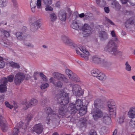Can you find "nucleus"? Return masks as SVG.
<instances>
[{
	"label": "nucleus",
	"instance_id": "1",
	"mask_svg": "<svg viewBox=\"0 0 135 135\" xmlns=\"http://www.w3.org/2000/svg\"><path fill=\"white\" fill-rule=\"evenodd\" d=\"M110 33L112 38L109 41L104 48V51L113 55H115L119 53H122L121 52H118L117 49L115 47V42L119 41L115 31L113 30L110 32Z\"/></svg>",
	"mask_w": 135,
	"mask_h": 135
},
{
	"label": "nucleus",
	"instance_id": "2",
	"mask_svg": "<svg viewBox=\"0 0 135 135\" xmlns=\"http://www.w3.org/2000/svg\"><path fill=\"white\" fill-rule=\"evenodd\" d=\"M109 114H103L102 120V122L106 124H108L111 122L110 116L115 115L116 114V106L114 101L113 100H109L107 103Z\"/></svg>",
	"mask_w": 135,
	"mask_h": 135
},
{
	"label": "nucleus",
	"instance_id": "3",
	"mask_svg": "<svg viewBox=\"0 0 135 135\" xmlns=\"http://www.w3.org/2000/svg\"><path fill=\"white\" fill-rule=\"evenodd\" d=\"M53 76V77H51L49 80L50 83H52L56 87H62L63 85L62 82L67 83L69 82L68 79L64 74L55 73Z\"/></svg>",
	"mask_w": 135,
	"mask_h": 135
},
{
	"label": "nucleus",
	"instance_id": "4",
	"mask_svg": "<svg viewBox=\"0 0 135 135\" xmlns=\"http://www.w3.org/2000/svg\"><path fill=\"white\" fill-rule=\"evenodd\" d=\"M69 94L67 93L65 89H62L57 94L55 97L57 103L61 105H65L67 104L69 101Z\"/></svg>",
	"mask_w": 135,
	"mask_h": 135
},
{
	"label": "nucleus",
	"instance_id": "5",
	"mask_svg": "<svg viewBox=\"0 0 135 135\" xmlns=\"http://www.w3.org/2000/svg\"><path fill=\"white\" fill-rule=\"evenodd\" d=\"M83 106L82 101L81 100L78 99L76 100L75 105L72 103L70 104V106L68 108V111L73 114Z\"/></svg>",
	"mask_w": 135,
	"mask_h": 135
},
{
	"label": "nucleus",
	"instance_id": "6",
	"mask_svg": "<svg viewBox=\"0 0 135 135\" xmlns=\"http://www.w3.org/2000/svg\"><path fill=\"white\" fill-rule=\"evenodd\" d=\"M78 47L81 52H83L81 54L80 51L78 49L76 50V53L81 56V57L84 59L85 60H88L89 57L90 55L89 52L86 48L81 45H79Z\"/></svg>",
	"mask_w": 135,
	"mask_h": 135
},
{
	"label": "nucleus",
	"instance_id": "7",
	"mask_svg": "<svg viewBox=\"0 0 135 135\" xmlns=\"http://www.w3.org/2000/svg\"><path fill=\"white\" fill-rule=\"evenodd\" d=\"M67 88L69 91H72L73 93L75 95H79L80 90V89L79 85L76 84H72L70 83L68 84Z\"/></svg>",
	"mask_w": 135,
	"mask_h": 135
},
{
	"label": "nucleus",
	"instance_id": "8",
	"mask_svg": "<svg viewBox=\"0 0 135 135\" xmlns=\"http://www.w3.org/2000/svg\"><path fill=\"white\" fill-rule=\"evenodd\" d=\"M30 6L32 12H35L36 7L38 9L42 8L41 0H31Z\"/></svg>",
	"mask_w": 135,
	"mask_h": 135
},
{
	"label": "nucleus",
	"instance_id": "9",
	"mask_svg": "<svg viewBox=\"0 0 135 135\" xmlns=\"http://www.w3.org/2000/svg\"><path fill=\"white\" fill-rule=\"evenodd\" d=\"M25 78L24 74L21 72H18L16 74L14 79V82L17 85H19Z\"/></svg>",
	"mask_w": 135,
	"mask_h": 135
},
{
	"label": "nucleus",
	"instance_id": "10",
	"mask_svg": "<svg viewBox=\"0 0 135 135\" xmlns=\"http://www.w3.org/2000/svg\"><path fill=\"white\" fill-rule=\"evenodd\" d=\"M46 109L47 110L48 116L45 120V122L47 124H49L54 120V117L56 116V115L53 114L52 113V110L50 107H48Z\"/></svg>",
	"mask_w": 135,
	"mask_h": 135
},
{
	"label": "nucleus",
	"instance_id": "11",
	"mask_svg": "<svg viewBox=\"0 0 135 135\" xmlns=\"http://www.w3.org/2000/svg\"><path fill=\"white\" fill-rule=\"evenodd\" d=\"M65 73L68 75L69 78L72 81L75 82H78L79 81V78L76 74L73 73L70 70L67 69L65 70Z\"/></svg>",
	"mask_w": 135,
	"mask_h": 135
},
{
	"label": "nucleus",
	"instance_id": "12",
	"mask_svg": "<svg viewBox=\"0 0 135 135\" xmlns=\"http://www.w3.org/2000/svg\"><path fill=\"white\" fill-rule=\"evenodd\" d=\"M7 80L4 78H2L0 80V92L3 93L7 90Z\"/></svg>",
	"mask_w": 135,
	"mask_h": 135
},
{
	"label": "nucleus",
	"instance_id": "13",
	"mask_svg": "<svg viewBox=\"0 0 135 135\" xmlns=\"http://www.w3.org/2000/svg\"><path fill=\"white\" fill-rule=\"evenodd\" d=\"M0 125L3 131L5 132L7 129V124L5 119L1 115H0Z\"/></svg>",
	"mask_w": 135,
	"mask_h": 135
},
{
	"label": "nucleus",
	"instance_id": "14",
	"mask_svg": "<svg viewBox=\"0 0 135 135\" xmlns=\"http://www.w3.org/2000/svg\"><path fill=\"white\" fill-rule=\"evenodd\" d=\"M92 113L94 119L96 120L98 118L102 117L103 114L102 111L98 109L95 110L94 112L92 111Z\"/></svg>",
	"mask_w": 135,
	"mask_h": 135
},
{
	"label": "nucleus",
	"instance_id": "15",
	"mask_svg": "<svg viewBox=\"0 0 135 135\" xmlns=\"http://www.w3.org/2000/svg\"><path fill=\"white\" fill-rule=\"evenodd\" d=\"M40 20H38L32 23L31 25V30L35 31L37 30L41 26L40 22Z\"/></svg>",
	"mask_w": 135,
	"mask_h": 135
},
{
	"label": "nucleus",
	"instance_id": "16",
	"mask_svg": "<svg viewBox=\"0 0 135 135\" xmlns=\"http://www.w3.org/2000/svg\"><path fill=\"white\" fill-rule=\"evenodd\" d=\"M99 37L100 40L102 41L105 40L108 38L107 32L104 31H102L99 32Z\"/></svg>",
	"mask_w": 135,
	"mask_h": 135
},
{
	"label": "nucleus",
	"instance_id": "17",
	"mask_svg": "<svg viewBox=\"0 0 135 135\" xmlns=\"http://www.w3.org/2000/svg\"><path fill=\"white\" fill-rule=\"evenodd\" d=\"M128 116L130 118H133L135 117V107H131L129 109L127 113Z\"/></svg>",
	"mask_w": 135,
	"mask_h": 135
},
{
	"label": "nucleus",
	"instance_id": "18",
	"mask_svg": "<svg viewBox=\"0 0 135 135\" xmlns=\"http://www.w3.org/2000/svg\"><path fill=\"white\" fill-rule=\"evenodd\" d=\"M31 118V117L30 115H28L26 118L27 121L26 123H24L22 122L20 123V127H21L22 128L25 129L27 128V125L28 124V121L30 120Z\"/></svg>",
	"mask_w": 135,
	"mask_h": 135
},
{
	"label": "nucleus",
	"instance_id": "19",
	"mask_svg": "<svg viewBox=\"0 0 135 135\" xmlns=\"http://www.w3.org/2000/svg\"><path fill=\"white\" fill-rule=\"evenodd\" d=\"M33 129L34 131L38 134L41 133L43 130L42 126L40 124H36L33 127Z\"/></svg>",
	"mask_w": 135,
	"mask_h": 135
},
{
	"label": "nucleus",
	"instance_id": "20",
	"mask_svg": "<svg viewBox=\"0 0 135 135\" xmlns=\"http://www.w3.org/2000/svg\"><path fill=\"white\" fill-rule=\"evenodd\" d=\"M111 7L114 8L117 11H119L121 8V6L117 1L114 0L112 1L111 3Z\"/></svg>",
	"mask_w": 135,
	"mask_h": 135
},
{
	"label": "nucleus",
	"instance_id": "21",
	"mask_svg": "<svg viewBox=\"0 0 135 135\" xmlns=\"http://www.w3.org/2000/svg\"><path fill=\"white\" fill-rule=\"evenodd\" d=\"M58 16L61 21H65L66 19V13L64 10H61L59 13Z\"/></svg>",
	"mask_w": 135,
	"mask_h": 135
},
{
	"label": "nucleus",
	"instance_id": "22",
	"mask_svg": "<svg viewBox=\"0 0 135 135\" xmlns=\"http://www.w3.org/2000/svg\"><path fill=\"white\" fill-rule=\"evenodd\" d=\"M6 64L8 66H11L13 68L18 69L20 68V65L18 63L14 62L12 61H7Z\"/></svg>",
	"mask_w": 135,
	"mask_h": 135
},
{
	"label": "nucleus",
	"instance_id": "23",
	"mask_svg": "<svg viewBox=\"0 0 135 135\" xmlns=\"http://www.w3.org/2000/svg\"><path fill=\"white\" fill-rule=\"evenodd\" d=\"M82 30L88 34L87 35H86L87 36L89 35L91 32V28L89 26L86 24H85L83 26Z\"/></svg>",
	"mask_w": 135,
	"mask_h": 135
},
{
	"label": "nucleus",
	"instance_id": "24",
	"mask_svg": "<svg viewBox=\"0 0 135 135\" xmlns=\"http://www.w3.org/2000/svg\"><path fill=\"white\" fill-rule=\"evenodd\" d=\"M0 43L2 46L8 47L12 45V43L10 42L8 40H1L0 41Z\"/></svg>",
	"mask_w": 135,
	"mask_h": 135
},
{
	"label": "nucleus",
	"instance_id": "25",
	"mask_svg": "<svg viewBox=\"0 0 135 135\" xmlns=\"http://www.w3.org/2000/svg\"><path fill=\"white\" fill-rule=\"evenodd\" d=\"M71 26L73 28L76 30H79L80 29L77 21L76 20H74L73 21Z\"/></svg>",
	"mask_w": 135,
	"mask_h": 135
},
{
	"label": "nucleus",
	"instance_id": "26",
	"mask_svg": "<svg viewBox=\"0 0 135 135\" xmlns=\"http://www.w3.org/2000/svg\"><path fill=\"white\" fill-rule=\"evenodd\" d=\"M38 101L36 99H32L30 100L29 102V103L28 104V106L27 105V107L28 108L29 107L31 106H34L37 105L38 103Z\"/></svg>",
	"mask_w": 135,
	"mask_h": 135
},
{
	"label": "nucleus",
	"instance_id": "27",
	"mask_svg": "<svg viewBox=\"0 0 135 135\" xmlns=\"http://www.w3.org/2000/svg\"><path fill=\"white\" fill-rule=\"evenodd\" d=\"M49 18L51 21L54 22L56 20L57 17L55 13H52L50 14Z\"/></svg>",
	"mask_w": 135,
	"mask_h": 135
},
{
	"label": "nucleus",
	"instance_id": "28",
	"mask_svg": "<svg viewBox=\"0 0 135 135\" xmlns=\"http://www.w3.org/2000/svg\"><path fill=\"white\" fill-rule=\"evenodd\" d=\"M87 108L86 106H84L80 109L78 110L79 111V113L80 115H83L86 113Z\"/></svg>",
	"mask_w": 135,
	"mask_h": 135
},
{
	"label": "nucleus",
	"instance_id": "29",
	"mask_svg": "<svg viewBox=\"0 0 135 135\" xmlns=\"http://www.w3.org/2000/svg\"><path fill=\"white\" fill-rule=\"evenodd\" d=\"M100 72L99 70L94 69L91 71V74L93 76L97 78Z\"/></svg>",
	"mask_w": 135,
	"mask_h": 135
},
{
	"label": "nucleus",
	"instance_id": "30",
	"mask_svg": "<svg viewBox=\"0 0 135 135\" xmlns=\"http://www.w3.org/2000/svg\"><path fill=\"white\" fill-rule=\"evenodd\" d=\"M129 22L131 25L134 24V23H135V18H131L127 20L125 22V24L126 27L128 26V25H127V23H129Z\"/></svg>",
	"mask_w": 135,
	"mask_h": 135
},
{
	"label": "nucleus",
	"instance_id": "31",
	"mask_svg": "<svg viewBox=\"0 0 135 135\" xmlns=\"http://www.w3.org/2000/svg\"><path fill=\"white\" fill-rule=\"evenodd\" d=\"M92 61L96 63L99 64L101 62V59L97 56H94L92 57Z\"/></svg>",
	"mask_w": 135,
	"mask_h": 135
},
{
	"label": "nucleus",
	"instance_id": "32",
	"mask_svg": "<svg viewBox=\"0 0 135 135\" xmlns=\"http://www.w3.org/2000/svg\"><path fill=\"white\" fill-rule=\"evenodd\" d=\"M97 78L98 79L101 80H105L106 79V76L105 75L101 72V71Z\"/></svg>",
	"mask_w": 135,
	"mask_h": 135
},
{
	"label": "nucleus",
	"instance_id": "33",
	"mask_svg": "<svg viewBox=\"0 0 135 135\" xmlns=\"http://www.w3.org/2000/svg\"><path fill=\"white\" fill-rule=\"evenodd\" d=\"M64 42L65 43L69 45H73L74 47H75V45L73 42L70 39L66 38L65 41H64Z\"/></svg>",
	"mask_w": 135,
	"mask_h": 135
},
{
	"label": "nucleus",
	"instance_id": "34",
	"mask_svg": "<svg viewBox=\"0 0 135 135\" xmlns=\"http://www.w3.org/2000/svg\"><path fill=\"white\" fill-rule=\"evenodd\" d=\"M96 2L97 4L102 7L105 5L106 2L104 0H96Z\"/></svg>",
	"mask_w": 135,
	"mask_h": 135
},
{
	"label": "nucleus",
	"instance_id": "35",
	"mask_svg": "<svg viewBox=\"0 0 135 135\" xmlns=\"http://www.w3.org/2000/svg\"><path fill=\"white\" fill-rule=\"evenodd\" d=\"M14 78V75H10L7 76V78L3 77L7 80V84L8 81L10 82H12L13 81Z\"/></svg>",
	"mask_w": 135,
	"mask_h": 135
},
{
	"label": "nucleus",
	"instance_id": "36",
	"mask_svg": "<svg viewBox=\"0 0 135 135\" xmlns=\"http://www.w3.org/2000/svg\"><path fill=\"white\" fill-rule=\"evenodd\" d=\"M19 129L16 128H14L12 132V133H9V135H18L19 132Z\"/></svg>",
	"mask_w": 135,
	"mask_h": 135
},
{
	"label": "nucleus",
	"instance_id": "37",
	"mask_svg": "<svg viewBox=\"0 0 135 135\" xmlns=\"http://www.w3.org/2000/svg\"><path fill=\"white\" fill-rule=\"evenodd\" d=\"M7 4V0H0V7H4Z\"/></svg>",
	"mask_w": 135,
	"mask_h": 135
},
{
	"label": "nucleus",
	"instance_id": "38",
	"mask_svg": "<svg viewBox=\"0 0 135 135\" xmlns=\"http://www.w3.org/2000/svg\"><path fill=\"white\" fill-rule=\"evenodd\" d=\"M125 69L127 71H130L131 70V67L128 61H126L125 64Z\"/></svg>",
	"mask_w": 135,
	"mask_h": 135
},
{
	"label": "nucleus",
	"instance_id": "39",
	"mask_svg": "<svg viewBox=\"0 0 135 135\" xmlns=\"http://www.w3.org/2000/svg\"><path fill=\"white\" fill-rule=\"evenodd\" d=\"M125 118L124 116H120L117 119V122L119 124H121L124 122Z\"/></svg>",
	"mask_w": 135,
	"mask_h": 135
},
{
	"label": "nucleus",
	"instance_id": "40",
	"mask_svg": "<svg viewBox=\"0 0 135 135\" xmlns=\"http://www.w3.org/2000/svg\"><path fill=\"white\" fill-rule=\"evenodd\" d=\"M22 33L17 32L16 33V35L18 39L21 40L22 39Z\"/></svg>",
	"mask_w": 135,
	"mask_h": 135
},
{
	"label": "nucleus",
	"instance_id": "41",
	"mask_svg": "<svg viewBox=\"0 0 135 135\" xmlns=\"http://www.w3.org/2000/svg\"><path fill=\"white\" fill-rule=\"evenodd\" d=\"M50 5H46L45 10L46 11H52L53 10V7L50 6Z\"/></svg>",
	"mask_w": 135,
	"mask_h": 135
},
{
	"label": "nucleus",
	"instance_id": "42",
	"mask_svg": "<svg viewBox=\"0 0 135 135\" xmlns=\"http://www.w3.org/2000/svg\"><path fill=\"white\" fill-rule=\"evenodd\" d=\"M49 84L48 83H46L42 84L40 86L41 88L42 89H45L49 87Z\"/></svg>",
	"mask_w": 135,
	"mask_h": 135
},
{
	"label": "nucleus",
	"instance_id": "43",
	"mask_svg": "<svg viewBox=\"0 0 135 135\" xmlns=\"http://www.w3.org/2000/svg\"><path fill=\"white\" fill-rule=\"evenodd\" d=\"M43 3L45 5H51L52 3V0H43Z\"/></svg>",
	"mask_w": 135,
	"mask_h": 135
},
{
	"label": "nucleus",
	"instance_id": "44",
	"mask_svg": "<svg viewBox=\"0 0 135 135\" xmlns=\"http://www.w3.org/2000/svg\"><path fill=\"white\" fill-rule=\"evenodd\" d=\"M64 109V108L62 107L60 108L59 110V113L60 115H63L65 114V112H66V110H63Z\"/></svg>",
	"mask_w": 135,
	"mask_h": 135
},
{
	"label": "nucleus",
	"instance_id": "45",
	"mask_svg": "<svg viewBox=\"0 0 135 135\" xmlns=\"http://www.w3.org/2000/svg\"><path fill=\"white\" fill-rule=\"evenodd\" d=\"M5 105L6 107L11 109H12L13 107V106L12 104H10L9 102L7 101L5 102Z\"/></svg>",
	"mask_w": 135,
	"mask_h": 135
},
{
	"label": "nucleus",
	"instance_id": "46",
	"mask_svg": "<svg viewBox=\"0 0 135 135\" xmlns=\"http://www.w3.org/2000/svg\"><path fill=\"white\" fill-rule=\"evenodd\" d=\"M40 76L43 81H47L48 79L47 77L42 73H40Z\"/></svg>",
	"mask_w": 135,
	"mask_h": 135
},
{
	"label": "nucleus",
	"instance_id": "47",
	"mask_svg": "<svg viewBox=\"0 0 135 135\" xmlns=\"http://www.w3.org/2000/svg\"><path fill=\"white\" fill-rule=\"evenodd\" d=\"M1 32L3 34H4L6 37H8L9 36V32L6 30H3L1 31Z\"/></svg>",
	"mask_w": 135,
	"mask_h": 135
},
{
	"label": "nucleus",
	"instance_id": "48",
	"mask_svg": "<svg viewBox=\"0 0 135 135\" xmlns=\"http://www.w3.org/2000/svg\"><path fill=\"white\" fill-rule=\"evenodd\" d=\"M130 124L132 127L133 128L135 127V120H131L130 122Z\"/></svg>",
	"mask_w": 135,
	"mask_h": 135
},
{
	"label": "nucleus",
	"instance_id": "49",
	"mask_svg": "<svg viewBox=\"0 0 135 135\" xmlns=\"http://www.w3.org/2000/svg\"><path fill=\"white\" fill-rule=\"evenodd\" d=\"M5 65V62L3 61H0V69L3 68Z\"/></svg>",
	"mask_w": 135,
	"mask_h": 135
},
{
	"label": "nucleus",
	"instance_id": "50",
	"mask_svg": "<svg viewBox=\"0 0 135 135\" xmlns=\"http://www.w3.org/2000/svg\"><path fill=\"white\" fill-rule=\"evenodd\" d=\"M105 20L106 21L110 23L112 25H114V23L111 20H109V19L107 18H105Z\"/></svg>",
	"mask_w": 135,
	"mask_h": 135
},
{
	"label": "nucleus",
	"instance_id": "51",
	"mask_svg": "<svg viewBox=\"0 0 135 135\" xmlns=\"http://www.w3.org/2000/svg\"><path fill=\"white\" fill-rule=\"evenodd\" d=\"M38 74L36 73H34L33 75V78L35 80H36L38 79Z\"/></svg>",
	"mask_w": 135,
	"mask_h": 135
},
{
	"label": "nucleus",
	"instance_id": "52",
	"mask_svg": "<svg viewBox=\"0 0 135 135\" xmlns=\"http://www.w3.org/2000/svg\"><path fill=\"white\" fill-rule=\"evenodd\" d=\"M128 2L132 5H135V0H132L129 2Z\"/></svg>",
	"mask_w": 135,
	"mask_h": 135
},
{
	"label": "nucleus",
	"instance_id": "53",
	"mask_svg": "<svg viewBox=\"0 0 135 135\" xmlns=\"http://www.w3.org/2000/svg\"><path fill=\"white\" fill-rule=\"evenodd\" d=\"M105 11L107 13H108L109 11V8L107 7H105L104 8Z\"/></svg>",
	"mask_w": 135,
	"mask_h": 135
},
{
	"label": "nucleus",
	"instance_id": "54",
	"mask_svg": "<svg viewBox=\"0 0 135 135\" xmlns=\"http://www.w3.org/2000/svg\"><path fill=\"white\" fill-rule=\"evenodd\" d=\"M128 0H121V3L123 4H126L128 1Z\"/></svg>",
	"mask_w": 135,
	"mask_h": 135
},
{
	"label": "nucleus",
	"instance_id": "55",
	"mask_svg": "<svg viewBox=\"0 0 135 135\" xmlns=\"http://www.w3.org/2000/svg\"><path fill=\"white\" fill-rule=\"evenodd\" d=\"M85 16L84 14V13H82L79 15V17L80 18H82L84 17Z\"/></svg>",
	"mask_w": 135,
	"mask_h": 135
},
{
	"label": "nucleus",
	"instance_id": "56",
	"mask_svg": "<svg viewBox=\"0 0 135 135\" xmlns=\"http://www.w3.org/2000/svg\"><path fill=\"white\" fill-rule=\"evenodd\" d=\"M89 135H97V134L95 132H91Z\"/></svg>",
	"mask_w": 135,
	"mask_h": 135
},
{
	"label": "nucleus",
	"instance_id": "57",
	"mask_svg": "<svg viewBox=\"0 0 135 135\" xmlns=\"http://www.w3.org/2000/svg\"><path fill=\"white\" fill-rule=\"evenodd\" d=\"M121 34L123 36H124L126 35V33L125 31H122L121 32Z\"/></svg>",
	"mask_w": 135,
	"mask_h": 135
},
{
	"label": "nucleus",
	"instance_id": "58",
	"mask_svg": "<svg viewBox=\"0 0 135 135\" xmlns=\"http://www.w3.org/2000/svg\"><path fill=\"white\" fill-rule=\"evenodd\" d=\"M117 133V130H115L114 131L113 135H116Z\"/></svg>",
	"mask_w": 135,
	"mask_h": 135
},
{
	"label": "nucleus",
	"instance_id": "59",
	"mask_svg": "<svg viewBox=\"0 0 135 135\" xmlns=\"http://www.w3.org/2000/svg\"><path fill=\"white\" fill-rule=\"evenodd\" d=\"M87 122V120L86 119H84L83 120V121L82 122L84 125L86 123V122Z\"/></svg>",
	"mask_w": 135,
	"mask_h": 135
},
{
	"label": "nucleus",
	"instance_id": "60",
	"mask_svg": "<svg viewBox=\"0 0 135 135\" xmlns=\"http://www.w3.org/2000/svg\"><path fill=\"white\" fill-rule=\"evenodd\" d=\"M27 46H28L29 47H33V45H32L30 43L28 45H27Z\"/></svg>",
	"mask_w": 135,
	"mask_h": 135
},
{
	"label": "nucleus",
	"instance_id": "61",
	"mask_svg": "<svg viewBox=\"0 0 135 135\" xmlns=\"http://www.w3.org/2000/svg\"><path fill=\"white\" fill-rule=\"evenodd\" d=\"M132 78L133 80L135 82V75H134L132 76Z\"/></svg>",
	"mask_w": 135,
	"mask_h": 135
},
{
	"label": "nucleus",
	"instance_id": "62",
	"mask_svg": "<svg viewBox=\"0 0 135 135\" xmlns=\"http://www.w3.org/2000/svg\"><path fill=\"white\" fill-rule=\"evenodd\" d=\"M127 25H128V26L127 27H126L128 28L129 27H130L131 26V24H130L129 22V23H127Z\"/></svg>",
	"mask_w": 135,
	"mask_h": 135
},
{
	"label": "nucleus",
	"instance_id": "63",
	"mask_svg": "<svg viewBox=\"0 0 135 135\" xmlns=\"http://www.w3.org/2000/svg\"><path fill=\"white\" fill-rule=\"evenodd\" d=\"M12 1L15 4H16V0H12Z\"/></svg>",
	"mask_w": 135,
	"mask_h": 135
},
{
	"label": "nucleus",
	"instance_id": "64",
	"mask_svg": "<svg viewBox=\"0 0 135 135\" xmlns=\"http://www.w3.org/2000/svg\"><path fill=\"white\" fill-rule=\"evenodd\" d=\"M42 46L44 48H46L47 47V46L45 45H43Z\"/></svg>",
	"mask_w": 135,
	"mask_h": 135
}]
</instances>
